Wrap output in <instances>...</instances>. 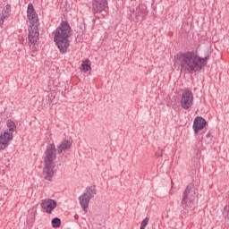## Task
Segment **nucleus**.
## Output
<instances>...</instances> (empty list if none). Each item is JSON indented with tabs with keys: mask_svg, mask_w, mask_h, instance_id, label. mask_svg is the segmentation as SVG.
<instances>
[{
	"mask_svg": "<svg viewBox=\"0 0 229 229\" xmlns=\"http://www.w3.org/2000/svg\"><path fill=\"white\" fill-rule=\"evenodd\" d=\"M208 56L199 57L194 51L179 52L174 55V64L181 69V72H199L207 65Z\"/></svg>",
	"mask_w": 229,
	"mask_h": 229,
	"instance_id": "obj_1",
	"label": "nucleus"
},
{
	"mask_svg": "<svg viewBox=\"0 0 229 229\" xmlns=\"http://www.w3.org/2000/svg\"><path fill=\"white\" fill-rule=\"evenodd\" d=\"M27 18L30 22L29 28V46L32 53H37L38 51V40L40 39V31L38 30V26L40 22L38 21V15L33 7V4H29L27 8Z\"/></svg>",
	"mask_w": 229,
	"mask_h": 229,
	"instance_id": "obj_2",
	"label": "nucleus"
},
{
	"mask_svg": "<svg viewBox=\"0 0 229 229\" xmlns=\"http://www.w3.org/2000/svg\"><path fill=\"white\" fill-rule=\"evenodd\" d=\"M72 36V28L69 24V21H63L60 25L56 28L54 34V42L55 46L59 49L60 53H67V49H69V46L71 43L69 42V38Z\"/></svg>",
	"mask_w": 229,
	"mask_h": 229,
	"instance_id": "obj_3",
	"label": "nucleus"
},
{
	"mask_svg": "<svg viewBox=\"0 0 229 229\" xmlns=\"http://www.w3.org/2000/svg\"><path fill=\"white\" fill-rule=\"evenodd\" d=\"M196 194H198V189L194 184L190 183L186 186L181 201V207L184 210H191L193 208L194 202L196 201Z\"/></svg>",
	"mask_w": 229,
	"mask_h": 229,
	"instance_id": "obj_4",
	"label": "nucleus"
},
{
	"mask_svg": "<svg viewBox=\"0 0 229 229\" xmlns=\"http://www.w3.org/2000/svg\"><path fill=\"white\" fill-rule=\"evenodd\" d=\"M7 131L0 135V149H6L10 140H13V131H17V125L12 119L6 122Z\"/></svg>",
	"mask_w": 229,
	"mask_h": 229,
	"instance_id": "obj_5",
	"label": "nucleus"
},
{
	"mask_svg": "<svg viewBox=\"0 0 229 229\" xmlns=\"http://www.w3.org/2000/svg\"><path fill=\"white\" fill-rule=\"evenodd\" d=\"M97 194L98 190L96 186H88L84 192L79 197V203L84 212H89V204Z\"/></svg>",
	"mask_w": 229,
	"mask_h": 229,
	"instance_id": "obj_6",
	"label": "nucleus"
},
{
	"mask_svg": "<svg viewBox=\"0 0 229 229\" xmlns=\"http://www.w3.org/2000/svg\"><path fill=\"white\" fill-rule=\"evenodd\" d=\"M56 160V146L55 143H50L45 150L44 164H55Z\"/></svg>",
	"mask_w": 229,
	"mask_h": 229,
	"instance_id": "obj_7",
	"label": "nucleus"
},
{
	"mask_svg": "<svg viewBox=\"0 0 229 229\" xmlns=\"http://www.w3.org/2000/svg\"><path fill=\"white\" fill-rule=\"evenodd\" d=\"M192 105H194V95L192 94V91L186 89L182 94L181 106L183 110H189Z\"/></svg>",
	"mask_w": 229,
	"mask_h": 229,
	"instance_id": "obj_8",
	"label": "nucleus"
},
{
	"mask_svg": "<svg viewBox=\"0 0 229 229\" xmlns=\"http://www.w3.org/2000/svg\"><path fill=\"white\" fill-rule=\"evenodd\" d=\"M43 176L45 180L48 182H53V176H55V164L53 163H44Z\"/></svg>",
	"mask_w": 229,
	"mask_h": 229,
	"instance_id": "obj_9",
	"label": "nucleus"
},
{
	"mask_svg": "<svg viewBox=\"0 0 229 229\" xmlns=\"http://www.w3.org/2000/svg\"><path fill=\"white\" fill-rule=\"evenodd\" d=\"M58 203L56 200L48 199L41 201V208L46 210L47 214H52L55 208H56Z\"/></svg>",
	"mask_w": 229,
	"mask_h": 229,
	"instance_id": "obj_10",
	"label": "nucleus"
},
{
	"mask_svg": "<svg viewBox=\"0 0 229 229\" xmlns=\"http://www.w3.org/2000/svg\"><path fill=\"white\" fill-rule=\"evenodd\" d=\"M92 9L94 13H106V0H93Z\"/></svg>",
	"mask_w": 229,
	"mask_h": 229,
	"instance_id": "obj_11",
	"label": "nucleus"
},
{
	"mask_svg": "<svg viewBox=\"0 0 229 229\" xmlns=\"http://www.w3.org/2000/svg\"><path fill=\"white\" fill-rule=\"evenodd\" d=\"M207 126V120L201 116H198L194 119L193 122V130L195 135H198L199 133L200 130H203Z\"/></svg>",
	"mask_w": 229,
	"mask_h": 229,
	"instance_id": "obj_12",
	"label": "nucleus"
},
{
	"mask_svg": "<svg viewBox=\"0 0 229 229\" xmlns=\"http://www.w3.org/2000/svg\"><path fill=\"white\" fill-rule=\"evenodd\" d=\"M72 146V142L69 140H63L62 142L56 148L57 155H62L64 151H67V149H71Z\"/></svg>",
	"mask_w": 229,
	"mask_h": 229,
	"instance_id": "obj_13",
	"label": "nucleus"
},
{
	"mask_svg": "<svg viewBox=\"0 0 229 229\" xmlns=\"http://www.w3.org/2000/svg\"><path fill=\"white\" fill-rule=\"evenodd\" d=\"M148 15V11L144 7H136V19L137 21H144Z\"/></svg>",
	"mask_w": 229,
	"mask_h": 229,
	"instance_id": "obj_14",
	"label": "nucleus"
},
{
	"mask_svg": "<svg viewBox=\"0 0 229 229\" xmlns=\"http://www.w3.org/2000/svg\"><path fill=\"white\" fill-rule=\"evenodd\" d=\"M61 225H62V220L59 217H55L52 219L53 228H60Z\"/></svg>",
	"mask_w": 229,
	"mask_h": 229,
	"instance_id": "obj_15",
	"label": "nucleus"
},
{
	"mask_svg": "<svg viewBox=\"0 0 229 229\" xmlns=\"http://www.w3.org/2000/svg\"><path fill=\"white\" fill-rule=\"evenodd\" d=\"M11 12H12V5H10V4H7L5 7H4L2 13H4V15H7V19H8V17H10Z\"/></svg>",
	"mask_w": 229,
	"mask_h": 229,
	"instance_id": "obj_16",
	"label": "nucleus"
},
{
	"mask_svg": "<svg viewBox=\"0 0 229 229\" xmlns=\"http://www.w3.org/2000/svg\"><path fill=\"white\" fill-rule=\"evenodd\" d=\"M223 216H224L225 221H227V223H229V205H226L224 208Z\"/></svg>",
	"mask_w": 229,
	"mask_h": 229,
	"instance_id": "obj_17",
	"label": "nucleus"
},
{
	"mask_svg": "<svg viewBox=\"0 0 229 229\" xmlns=\"http://www.w3.org/2000/svg\"><path fill=\"white\" fill-rule=\"evenodd\" d=\"M82 67V71H84V72H88V71H90L91 67H90V64H85L83 63L81 64Z\"/></svg>",
	"mask_w": 229,
	"mask_h": 229,
	"instance_id": "obj_18",
	"label": "nucleus"
},
{
	"mask_svg": "<svg viewBox=\"0 0 229 229\" xmlns=\"http://www.w3.org/2000/svg\"><path fill=\"white\" fill-rule=\"evenodd\" d=\"M8 19V15H4V13L0 14V26L4 24V20Z\"/></svg>",
	"mask_w": 229,
	"mask_h": 229,
	"instance_id": "obj_19",
	"label": "nucleus"
},
{
	"mask_svg": "<svg viewBox=\"0 0 229 229\" xmlns=\"http://www.w3.org/2000/svg\"><path fill=\"white\" fill-rule=\"evenodd\" d=\"M149 224V218L146 217L141 221L140 226H143L146 228V226H148V225Z\"/></svg>",
	"mask_w": 229,
	"mask_h": 229,
	"instance_id": "obj_20",
	"label": "nucleus"
},
{
	"mask_svg": "<svg viewBox=\"0 0 229 229\" xmlns=\"http://www.w3.org/2000/svg\"><path fill=\"white\" fill-rule=\"evenodd\" d=\"M164 150L162 149H159L157 153H156V157H164V153H163Z\"/></svg>",
	"mask_w": 229,
	"mask_h": 229,
	"instance_id": "obj_21",
	"label": "nucleus"
},
{
	"mask_svg": "<svg viewBox=\"0 0 229 229\" xmlns=\"http://www.w3.org/2000/svg\"><path fill=\"white\" fill-rule=\"evenodd\" d=\"M74 219H75L76 221H78V219H80V216H78V214H76V215L74 216Z\"/></svg>",
	"mask_w": 229,
	"mask_h": 229,
	"instance_id": "obj_22",
	"label": "nucleus"
},
{
	"mask_svg": "<svg viewBox=\"0 0 229 229\" xmlns=\"http://www.w3.org/2000/svg\"><path fill=\"white\" fill-rule=\"evenodd\" d=\"M140 229H146V227L140 225Z\"/></svg>",
	"mask_w": 229,
	"mask_h": 229,
	"instance_id": "obj_23",
	"label": "nucleus"
}]
</instances>
